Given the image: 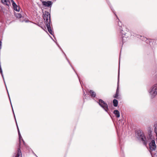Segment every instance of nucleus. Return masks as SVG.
<instances>
[{
    "label": "nucleus",
    "instance_id": "obj_30",
    "mask_svg": "<svg viewBox=\"0 0 157 157\" xmlns=\"http://www.w3.org/2000/svg\"><path fill=\"white\" fill-rule=\"evenodd\" d=\"M120 60H119V62H120ZM119 64H120V63H119Z\"/></svg>",
    "mask_w": 157,
    "mask_h": 157
},
{
    "label": "nucleus",
    "instance_id": "obj_25",
    "mask_svg": "<svg viewBox=\"0 0 157 157\" xmlns=\"http://www.w3.org/2000/svg\"><path fill=\"white\" fill-rule=\"evenodd\" d=\"M33 154L35 155L37 157V155L34 153H33Z\"/></svg>",
    "mask_w": 157,
    "mask_h": 157
},
{
    "label": "nucleus",
    "instance_id": "obj_5",
    "mask_svg": "<svg viewBox=\"0 0 157 157\" xmlns=\"http://www.w3.org/2000/svg\"><path fill=\"white\" fill-rule=\"evenodd\" d=\"M43 17L44 20L46 21V24H48V23L50 24V14L47 11H45V13L44 14Z\"/></svg>",
    "mask_w": 157,
    "mask_h": 157
},
{
    "label": "nucleus",
    "instance_id": "obj_26",
    "mask_svg": "<svg viewBox=\"0 0 157 157\" xmlns=\"http://www.w3.org/2000/svg\"><path fill=\"white\" fill-rule=\"evenodd\" d=\"M67 61H68V62H69V63H70V62H69V61H68V59L67 58Z\"/></svg>",
    "mask_w": 157,
    "mask_h": 157
},
{
    "label": "nucleus",
    "instance_id": "obj_29",
    "mask_svg": "<svg viewBox=\"0 0 157 157\" xmlns=\"http://www.w3.org/2000/svg\"><path fill=\"white\" fill-rule=\"evenodd\" d=\"M58 46H59V47L61 49V48L59 46V45H58Z\"/></svg>",
    "mask_w": 157,
    "mask_h": 157
},
{
    "label": "nucleus",
    "instance_id": "obj_1",
    "mask_svg": "<svg viewBox=\"0 0 157 157\" xmlns=\"http://www.w3.org/2000/svg\"><path fill=\"white\" fill-rule=\"evenodd\" d=\"M136 136L138 139L142 141L145 145H146L148 142L153 140L154 136L151 132H149L148 135L146 137L142 131L139 130L136 132Z\"/></svg>",
    "mask_w": 157,
    "mask_h": 157
},
{
    "label": "nucleus",
    "instance_id": "obj_17",
    "mask_svg": "<svg viewBox=\"0 0 157 157\" xmlns=\"http://www.w3.org/2000/svg\"><path fill=\"white\" fill-rule=\"evenodd\" d=\"M118 101L117 100L114 99L113 101V105L114 107H117V106Z\"/></svg>",
    "mask_w": 157,
    "mask_h": 157
},
{
    "label": "nucleus",
    "instance_id": "obj_28",
    "mask_svg": "<svg viewBox=\"0 0 157 157\" xmlns=\"http://www.w3.org/2000/svg\"><path fill=\"white\" fill-rule=\"evenodd\" d=\"M84 95L85 96L86 95V94H85V93H84Z\"/></svg>",
    "mask_w": 157,
    "mask_h": 157
},
{
    "label": "nucleus",
    "instance_id": "obj_16",
    "mask_svg": "<svg viewBox=\"0 0 157 157\" xmlns=\"http://www.w3.org/2000/svg\"><path fill=\"white\" fill-rule=\"evenodd\" d=\"M120 93V91H117L116 93L115 94L114 96L113 97L115 98L118 99V97Z\"/></svg>",
    "mask_w": 157,
    "mask_h": 157
},
{
    "label": "nucleus",
    "instance_id": "obj_2",
    "mask_svg": "<svg viewBox=\"0 0 157 157\" xmlns=\"http://www.w3.org/2000/svg\"><path fill=\"white\" fill-rule=\"evenodd\" d=\"M119 31L122 34V42H124L127 40V38L130 36L131 33L129 31L128 29L125 28L124 30H122V28H120L119 29Z\"/></svg>",
    "mask_w": 157,
    "mask_h": 157
},
{
    "label": "nucleus",
    "instance_id": "obj_23",
    "mask_svg": "<svg viewBox=\"0 0 157 157\" xmlns=\"http://www.w3.org/2000/svg\"><path fill=\"white\" fill-rule=\"evenodd\" d=\"M20 21H21V22H23L24 21H25V22H29V20H25V21L24 20H21V19H20Z\"/></svg>",
    "mask_w": 157,
    "mask_h": 157
},
{
    "label": "nucleus",
    "instance_id": "obj_21",
    "mask_svg": "<svg viewBox=\"0 0 157 157\" xmlns=\"http://www.w3.org/2000/svg\"><path fill=\"white\" fill-rule=\"evenodd\" d=\"M16 17L18 18H20L21 17V15L19 13H17L15 14Z\"/></svg>",
    "mask_w": 157,
    "mask_h": 157
},
{
    "label": "nucleus",
    "instance_id": "obj_33",
    "mask_svg": "<svg viewBox=\"0 0 157 157\" xmlns=\"http://www.w3.org/2000/svg\"><path fill=\"white\" fill-rule=\"evenodd\" d=\"M37 157H38L37 156Z\"/></svg>",
    "mask_w": 157,
    "mask_h": 157
},
{
    "label": "nucleus",
    "instance_id": "obj_31",
    "mask_svg": "<svg viewBox=\"0 0 157 157\" xmlns=\"http://www.w3.org/2000/svg\"><path fill=\"white\" fill-rule=\"evenodd\" d=\"M79 80H80V79H79ZM79 82H80L81 83V82H80V80H79Z\"/></svg>",
    "mask_w": 157,
    "mask_h": 157
},
{
    "label": "nucleus",
    "instance_id": "obj_22",
    "mask_svg": "<svg viewBox=\"0 0 157 157\" xmlns=\"http://www.w3.org/2000/svg\"><path fill=\"white\" fill-rule=\"evenodd\" d=\"M118 25L119 26V29H120V28H122V24L121 22H118Z\"/></svg>",
    "mask_w": 157,
    "mask_h": 157
},
{
    "label": "nucleus",
    "instance_id": "obj_15",
    "mask_svg": "<svg viewBox=\"0 0 157 157\" xmlns=\"http://www.w3.org/2000/svg\"><path fill=\"white\" fill-rule=\"evenodd\" d=\"M19 141L20 144H21V141H22L24 145H25V142H24V141L23 140V139L22 138L21 135H20L19 136Z\"/></svg>",
    "mask_w": 157,
    "mask_h": 157
},
{
    "label": "nucleus",
    "instance_id": "obj_13",
    "mask_svg": "<svg viewBox=\"0 0 157 157\" xmlns=\"http://www.w3.org/2000/svg\"><path fill=\"white\" fill-rule=\"evenodd\" d=\"M113 113L117 117H120V113L118 110H114L113 112Z\"/></svg>",
    "mask_w": 157,
    "mask_h": 157
},
{
    "label": "nucleus",
    "instance_id": "obj_18",
    "mask_svg": "<svg viewBox=\"0 0 157 157\" xmlns=\"http://www.w3.org/2000/svg\"><path fill=\"white\" fill-rule=\"evenodd\" d=\"M154 131L156 135V142L157 143V124H155L154 125Z\"/></svg>",
    "mask_w": 157,
    "mask_h": 157
},
{
    "label": "nucleus",
    "instance_id": "obj_3",
    "mask_svg": "<svg viewBox=\"0 0 157 157\" xmlns=\"http://www.w3.org/2000/svg\"><path fill=\"white\" fill-rule=\"evenodd\" d=\"M150 98H155L157 95V83L154 84L148 90Z\"/></svg>",
    "mask_w": 157,
    "mask_h": 157
},
{
    "label": "nucleus",
    "instance_id": "obj_14",
    "mask_svg": "<svg viewBox=\"0 0 157 157\" xmlns=\"http://www.w3.org/2000/svg\"><path fill=\"white\" fill-rule=\"evenodd\" d=\"M89 93L90 95L92 97L94 98L95 97L96 94L95 93L93 90H90V91Z\"/></svg>",
    "mask_w": 157,
    "mask_h": 157
},
{
    "label": "nucleus",
    "instance_id": "obj_9",
    "mask_svg": "<svg viewBox=\"0 0 157 157\" xmlns=\"http://www.w3.org/2000/svg\"><path fill=\"white\" fill-rule=\"evenodd\" d=\"M11 1L12 3L14 10L17 11L19 12L20 10V7L16 4L13 0H11Z\"/></svg>",
    "mask_w": 157,
    "mask_h": 157
},
{
    "label": "nucleus",
    "instance_id": "obj_6",
    "mask_svg": "<svg viewBox=\"0 0 157 157\" xmlns=\"http://www.w3.org/2000/svg\"><path fill=\"white\" fill-rule=\"evenodd\" d=\"M149 149L151 151H155L156 149V146L154 140H152L149 144Z\"/></svg>",
    "mask_w": 157,
    "mask_h": 157
},
{
    "label": "nucleus",
    "instance_id": "obj_10",
    "mask_svg": "<svg viewBox=\"0 0 157 157\" xmlns=\"http://www.w3.org/2000/svg\"><path fill=\"white\" fill-rule=\"evenodd\" d=\"M139 36L140 37V39L141 40L143 41H146V43L147 44L149 43L150 44V41H151V40L147 39L146 37H144V36Z\"/></svg>",
    "mask_w": 157,
    "mask_h": 157
},
{
    "label": "nucleus",
    "instance_id": "obj_7",
    "mask_svg": "<svg viewBox=\"0 0 157 157\" xmlns=\"http://www.w3.org/2000/svg\"><path fill=\"white\" fill-rule=\"evenodd\" d=\"M13 157H22L20 148H18L17 151L14 154Z\"/></svg>",
    "mask_w": 157,
    "mask_h": 157
},
{
    "label": "nucleus",
    "instance_id": "obj_27",
    "mask_svg": "<svg viewBox=\"0 0 157 157\" xmlns=\"http://www.w3.org/2000/svg\"><path fill=\"white\" fill-rule=\"evenodd\" d=\"M72 68L73 69V70H74V71H75V70H74V68L73 67H72Z\"/></svg>",
    "mask_w": 157,
    "mask_h": 157
},
{
    "label": "nucleus",
    "instance_id": "obj_32",
    "mask_svg": "<svg viewBox=\"0 0 157 157\" xmlns=\"http://www.w3.org/2000/svg\"><path fill=\"white\" fill-rule=\"evenodd\" d=\"M116 15V17H117V16Z\"/></svg>",
    "mask_w": 157,
    "mask_h": 157
},
{
    "label": "nucleus",
    "instance_id": "obj_12",
    "mask_svg": "<svg viewBox=\"0 0 157 157\" xmlns=\"http://www.w3.org/2000/svg\"><path fill=\"white\" fill-rule=\"evenodd\" d=\"M46 27L49 33L52 35H53V32L52 31L50 27V24L48 23L46 24Z\"/></svg>",
    "mask_w": 157,
    "mask_h": 157
},
{
    "label": "nucleus",
    "instance_id": "obj_24",
    "mask_svg": "<svg viewBox=\"0 0 157 157\" xmlns=\"http://www.w3.org/2000/svg\"><path fill=\"white\" fill-rule=\"evenodd\" d=\"M6 88H7L6 87ZM6 89H7V93H8V96H9V99H10V103H11V102L10 97V96H9V93H8V90L7 89V88H6Z\"/></svg>",
    "mask_w": 157,
    "mask_h": 157
},
{
    "label": "nucleus",
    "instance_id": "obj_4",
    "mask_svg": "<svg viewBox=\"0 0 157 157\" xmlns=\"http://www.w3.org/2000/svg\"><path fill=\"white\" fill-rule=\"evenodd\" d=\"M99 105L102 108L104 109L108 113H109L108 111L109 110L107 104L102 100L100 99L98 102Z\"/></svg>",
    "mask_w": 157,
    "mask_h": 157
},
{
    "label": "nucleus",
    "instance_id": "obj_20",
    "mask_svg": "<svg viewBox=\"0 0 157 157\" xmlns=\"http://www.w3.org/2000/svg\"><path fill=\"white\" fill-rule=\"evenodd\" d=\"M119 70L118 73V83H117V91H119Z\"/></svg>",
    "mask_w": 157,
    "mask_h": 157
},
{
    "label": "nucleus",
    "instance_id": "obj_19",
    "mask_svg": "<svg viewBox=\"0 0 157 157\" xmlns=\"http://www.w3.org/2000/svg\"><path fill=\"white\" fill-rule=\"evenodd\" d=\"M12 110H13V114H14V118H15V121H16V125H17V131H18V135H19V136L20 135H21V134L20 133V131H19V128H18V125H17V121H16V118H15V114H14V112H13V108H12Z\"/></svg>",
    "mask_w": 157,
    "mask_h": 157
},
{
    "label": "nucleus",
    "instance_id": "obj_8",
    "mask_svg": "<svg viewBox=\"0 0 157 157\" xmlns=\"http://www.w3.org/2000/svg\"><path fill=\"white\" fill-rule=\"evenodd\" d=\"M43 5L46 7H51L52 4V2L51 1H43L42 2Z\"/></svg>",
    "mask_w": 157,
    "mask_h": 157
},
{
    "label": "nucleus",
    "instance_id": "obj_11",
    "mask_svg": "<svg viewBox=\"0 0 157 157\" xmlns=\"http://www.w3.org/2000/svg\"><path fill=\"white\" fill-rule=\"evenodd\" d=\"M2 3L8 6H9L10 5V0H1Z\"/></svg>",
    "mask_w": 157,
    "mask_h": 157
},
{
    "label": "nucleus",
    "instance_id": "obj_34",
    "mask_svg": "<svg viewBox=\"0 0 157 157\" xmlns=\"http://www.w3.org/2000/svg\"><path fill=\"white\" fill-rule=\"evenodd\" d=\"M37 157H38L37 156Z\"/></svg>",
    "mask_w": 157,
    "mask_h": 157
}]
</instances>
